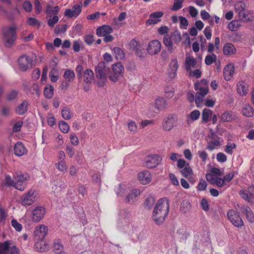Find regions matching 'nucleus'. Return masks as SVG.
Listing matches in <instances>:
<instances>
[{
	"label": "nucleus",
	"instance_id": "28",
	"mask_svg": "<svg viewBox=\"0 0 254 254\" xmlns=\"http://www.w3.org/2000/svg\"><path fill=\"white\" fill-rule=\"evenodd\" d=\"M167 105L166 100L162 97H158L155 101V108L158 111H163L166 109Z\"/></svg>",
	"mask_w": 254,
	"mask_h": 254
},
{
	"label": "nucleus",
	"instance_id": "31",
	"mask_svg": "<svg viewBox=\"0 0 254 254\" xmlns=\"http://www.w3.org/2000/svg\"><path fill=\"white\" fill-rule=\"evenodd\" d=\"M14 153L17 156H21L26 153L27 150L20 142H17L14 146Z\"/></svg>",
	"mask_w": 254,
	"mask_h": 254
},
{
	"label": "nucleus",
	"instance_id": "23",
	"mask_svg": "<svg viewBox=\"0 0 254 254\" xmlns=\"http://www.w3.org/2000/svg\"><path fill=\"white\" fill-rule=\"evenodd\" d=\"M46 239H37L34 244V249L38 252H44L49 249V243Z\"/></svg>",
	"mask_w": 254,
	"mask_h": 254
},
{
	"label": "nucleus",
	"instance_id": "55",
	"mask_svg": "<svg viewBox=\"0 0 254 254\" xmlns=\"http://www.w3.org/2000/svg\"><path fill=\"white\" fill-rule=\"evenodd\" d=\"M22 7L26 12H30L32 9V4L29 0H26L22 3Z\"/></svg>",
	"mask_w": 254,
	"mask_h": 254
},
{
	"label": "nucleus",
	"instance_id": "3",
	"mask_svg": "<svg viewBox=\"0 0 254 254\" xmlns=\"http://www.w3.org/2000/svg\"><path fill=\"white\" fill-rule=\"evenodd\" d=\"M162 157L158 154H149L144 158L143 166L152 169L156 168L162 161Z\"/></svg>",
	"mask_w": 254,
	"mask_h": 254
},
{
	"label": "nucleus",
	"instance_id": "56",
	"mask_svg": "<svg viewBox=\"0 0 254 254\" xmlns=\"http://www.w3.org/2000/svg\"><path fill=\"white\" fill-rule=\"evenodd\" d=\"M49 19L48 21V25L50 27H54L55 25L58 22L59 18L57 15L51 17H49Z\"/></svg>",
	"mask_w": 254,
	"mask_h": 254
},
{
	"label": "nucleus",
	"instance_id": "11",
	"mask_svg": "<svg viewBox=\"0 0 254 254\" xmlns=\"http://www.w3.org/2000/svg\"><path fill=\"white\" fill-rule=\"evenodd\" d=\"M18 63L20 69L22 71H26L28 68H32L33 65L32 59L25 55L19 58Z\"/></svg>",
	"mask_w": 254,
	"mask_h": 254
},
{
	"label": "nucleus",
	"instance_id": "7",
	"mask_svg": "<svg viewBox=\"0 0 254 254\" xmlns=\"http://www.w3.org/2000/svg\"><path fill=\"white\" fill-rule=\"evenodd\" d=\"M234 7L241 19L247 21L250 20V18L248 16V11L246 9V4L244 2L238 1L235 3Z\"/></svg>",
	"mask_w": 254,
	"mask_h": 254
},
{
	"label": "nucleus",
	"instance_id": "25",
	"mask_svg": "<svg viewBox=\"0 0 254 254\" xmlns=\"http://www.w3.org/2000/svg\"><path fill=\"white\" fill-rule=\"evenodd\" d=\"M48 229L44 225H39L37 226L34 231L35 236L39 238H45L48 233Z\"/></svg>",
	"mask_w": 254,
	"mask_h": 254
},
{
	"label": "nucleus",
	"instance_id": "10",
	"mask_svg": "<svg viewBox=\"0 0 254 254\" xmlns=\"http://www.w3.org/2000/svg\"><path fill=\"white\" fill-rule=\"evenodd\" d=\"M17 248L9 241L0 244V254H18Z\"/></svg>",
	"mask_w": 254,
	"mask_h": 254
},
{
	"label": "nucleus",
	"instance_id": "4",
	"mask_svg": "<svg viewBox=\"0 0 254 254\" xmlns=\"http://www.w3.org/2000/svg\"><path fill=\"white\" fill-rule=\"evenodd\" d=\"M124 67L121 63H117L112 65V71L109 78L112 82H117L124 75Z\"/></svg>",
	"mask_w": 254,
	"mask_h": 254
},
{
	"label": "nucleus",
	"instance_id": "63",
	"mask_svg": "<svg viewBox=\"0 0 254 254\" xmlns=\"http://www.w3.org/2000/svg\"><path fill=\"white\" fill-rule=\"evenodd\" d=\"M66 30V25H63L62 26L58 25L55 29V33L57 34L61 33H64Z\"/></svg>",
	"mask_w": 254,
	"mask_h": 254
},
{
	"label": "nucleus",
	"instance_id": "45",
	"mask_svg": "<svg viewBox=\"0 0 254 254\" xmlns=\"http://www.w3.org/2000/svg\"><path fill=\"white\" fill-rule=\"evenodd\" d=\"M59 127L61 131L64 133H67L69 130V125L64 121H60L59 123Z\"/></svg>",
	"mask_w": 254,
	"mask_h": 254
},
{
	"label": "nucleus",
	"instance_id": "49",
	"mask_svg": "<svg viewBox=\"0 0 254 254\" xmlns=\"http://www.w3.org/2000/svg\"><path fill=\"white\" fill-rule=\"evenodd\" d=\"M27 23L29 26H37L39 28L41 25V22L34 17H28Z\"/></svg>",
	"mask_w": 254,
	"mask_h": 254
},
{
	"label": "nucleus",
	"instance_id": "29",
	"mask_svg": "<svg viewBox=\"0 0 254 254\" xmlns=\"http://www.w3.org/2000/svg\"><path fill=\"white\" fill-rule=\"evenodd\" d=\"M242 213L245 214L248 220L251 223L254 222V215L251 209L248 206L244 205L241 207Z\"/></svg>",
	"mask_w": 254,
	"mask_h": 254
},
{
	"label": "nucleus",
	"instance_id": "16",
	"mask_svg": "<svg viewBox=\"0 0 254 254\" xmlns=\"http://www.w3.org/2000/svg\"><path fill=\"white\" fill-rule=\"evenodd\" d=\"M161 48L160 42L157 40H154L149 43L147 51L150 55H156L160 52Z\"/></svg>",
	"mask_w": 254,
	"mask_h": 254
},
{
	"label": "nucleus",
	"instance_id": "57",
	"mask_svg": "<svg viewBox=\"0 0 254 254\" xmlns=\"http://www.w3.org/2000/svg\"><path fill=\"white\" fill-rule=\"evenodd\" d=\"M171 38L176 43H179L181 39L180 32L178 30L174 31L171 34Z\"/></svg>",
	"mask_w": 254,
	"mask_h": 254
},
{
	"label": "nucleus",
	"instance_id": "59",
	"mask_svg": "<svg viewBox=\"0 0 254 254\" xmlns=\"http://www.w3.org/2000/svg\"><path fill=\"white\" fill-rule=\"evenodd\" d=\"M205 96L196 93L195 96V102L197 106H199L202 103Z\"/></svg>",
	"mask_w": 254,
	"mask_h": 254
},
{
	"label": "nucleus",
	"instance_id": "62",
	"mask_svg": "<svg viewBox=\"0 0 254 254\" xmlns=\"http://www.w3.org/2000/svg\"><path fill=\"white\" fill-rule=\"evenodd\" d=\"M11 225L12 227L17 231H20L22 229V225L18 223L17 220L15 219H12L11 222Z\"/></svg>",
	"mask_w": 254,
	"mask_h": 254
},
{
	"label": "nucleus",
	"instance_id": "41",
	"mask_svg": "<svg viewBox=\"0 0 254 254\" xmlns=\"http://www.w3.org/2000/svg\"><path fill=\"white\" fill-rule=\"evenodd\" d=\"M242 113L243 115L246 117H253L254 113V110L252 106L247 105L243 108Z\"/></svg>",
	"mask_w": 254,
	"mask_h": 254
},
{
	"label": "nucleus",
	"instance_id": "46",
	"mask_svg": "<svg viewBox=\"0 0 254 254\" xmlns=\"http://www.w3.org/2000/svg\"><path fill=\"white\" fill-rule=\"evenodd\" d=\"M55 166L61 172H65L67 170V165L65 161H58L55 164Z\"/></svg>",
	"mask_w": 254,
	"mask_h": 254
},
{
	"label": "nucleus",
	"instance_id": "33",
	"mask_svg": "<svg viewBox=\"0 0 254 254\" xmlns=\"http://www.w3.org/2000/svg\"><path fill=\"white\" fill-rule=\"evenodd\" d=\"M53 251L56 254H65L64 251V247L59 240H56L53 245Z\"/></svg>",
	"mask_w": 254,
	"mask_h": 254
},
{
	"label": "nucleus",
	"instance_id": "47",
	"mask_svg": "<svg viewBox=\"0 0 254 254\" xmlns=\"http://www.w3.org/2000/svg\"><path fill=\"white\" fill-rule=\"evenodd\" d=\"M217 56L215 54L207 55L204 60L205 64L207 65L212 64L216 61Z\"/></svg>",
	"mask_w": 254,
	"mask_h": 254
},
{
	"label": "nucleus",
	"instance_id": "43",
	"mask_svg": "<svg viewBox=\"0 0 254 254\" xmlns=\"http://www.w3.org/2000/svg\"><path fill=\"white\" fill-rule=\"evenodd\" d=\"M212 115V112L211 110L206 108L204 109L202 113V122L206 123Z\"/></svg>",
	"mask_w": 254,
	"mask_h": 254
},
{
	"label": "nucleus",
	"instance_id": "26",
	"mask_svg": "<svg viewBox=\"0 0 254 254\" xmlns=\"http://www.w3.org/2000/svg\"><path fill=\"white\" fill-rule=\"evenodd\" d=\"M234 69V66L232 64H229L225 66L223 69V76L225 80L229 81L231 79Z\"/></svg>",
	"mask_w": 254,
	"mask_h": 254
},
{
	"label": "nucleus",
	"instance_id": "32",
	"mask_svg": "<svg viewBox=\"0 0 254 254\" xmlns=\"http://www.w3.org/2000/svg\"><path fill=\"white\" fill-rule=\"evenodd\" d=\"M140 194V190L138 189H134L127 195L126 198L127 202L132 203H133L136 197Z\"/></svg>",
	"mask_w": 254,
	"mask_h": 254
},
{
	"label": "nucleus",
	"instance_id": "64",
	"mask_svg": "<svg viewBox=\"0 0 254 254\" xmlns=\"http://www.w3.org/2000/svg\"><path fill=\"white\" fill-rule=\"evenodd\" d=\"M216 159L218 162L223 163L226 161L227 157L223 153L219 152L216 155Z\"/></svg>",
	"mask_w": 254,
	"mask_h": 254
},
{
	"label": "nucleus",
	"instance_id": "24",
	"mask_svg": "<svg viewBox=\"0 0 254 254\" xmlns=\"http://www.w3.org/2000/svg\"><path fill=\"white\" fill-rule=\"evenodd\" d=\"M113 31V28L107 25H103L98 27L96 29V34L99 37H104L107 35L112 33Z\"/></svg>",
	"mask_w": 254,
	"mask_h": 254
},
{
	"label": "nucleus",
	"instance_id": "30",
	"mask_svg": "<svg viewBox=\"0 0 254 254\" xmlns=\"http://www.w3.org/2000/svg\"><path fill=\"white\" fill-rule=\"evenodd\" d=\"M236 49L234 46L230 43H226L223 47V53L225 56L232 55L235 54Z\"/></svg>",
	"mask_w": 254,
	"mask_h": 254
},
{
	"label": "nucleus",
	"instance_id": "12",
	"mask_svg": "<svg viewBox=\"0 0 254 254\" xmlns=\"http://www.w3.org/2000/svg\"><path fill=\"white\" fill-rule=\"evenodd\" d=\"M209 140L207 141V144L206 149L209 151H213L217 147L220 146V138L214 133L212 132L208 135Z\"/></svg>",
	"mask_w": 254,
	"mask_h": 254
},
{
	"label": "nucleus",
	"instance_id": "19",
	"mask_svg": "<svg viewBox=\"0 0 254 254\" xmlns=\"http://www.w3.org/2000/svg\"><path fill=\"white\" fill-rule=\"evenodd\" d=\"M106 67V65L105 62H101L98 64L95 69L96 75L97 78L107 79Z\"/></svg>",
	"mask_w": 254,
	"mask_h": 254
},
{
	"label": "nucleus",
	"instance_id": "36",
	"mask_svg": "<svg viewBox=\"0 0 254 254\" xmlns=\"http://www.w3.org/2000/svg\"><path fill=\"white\" fill-rule=\"evenodd\" d=\"M27 101H24L17 107L15 111L19 115H23L27 111Z\"/></svg>",
	"mask_w": 254,
	"mask_h": 254
},
{
	"label": "nucleus",
	"instance_id": "39",
	"mask_svg": "<svg viewBox=\"0 0 254 254\" xmlns=\"http://www.w3.org/2000/svg\"><path fill=\"white\" fill-rule=\"evenodd\" d=\"M237 92L241 96L246 95L248 92V88L243 81L237 84Z\"/></svg>",
	"mask_w": 254,
	"mask_h": 254
},
{
	"label": "nucleus",
	"instance_id": "22",
	"mask_svg": "<svg viewBox=\"0 0 254 254\" xmlns=\"http://www.w3.org/2000/svg\"><path fill=\"white\" fill-rule=\"evenodd\" d=\"M138 179L142 185H146L151 181L150 173L147 170L143 171L138 174Z\"/></svg>",
	"mask_w": 254,
	"mask_h": 254
},
{
	"label": "nucleus",
	"instance_id": "51",
	"mask_svg": "<svg viewBox=\"0 0 254 254\" xmlns=\"http://www.w3.org/2000/svg\"><path fill=\"white\" fill-rule=\"evenodd\" d=\"M236 148V145L234 143L228 142L225 146L224 151L228 154L232 155L233 153V150Z\"/></svg>",
	"mask_w": 254,
	"mask_h": 254
},
{
	"label": "nucleus",
	"instance_id": "61",
	"mask_svg": "<svg viewBox=\"0 0 254 254\" xmlns=\"http://www.w3.org/2000/svg\"><path fill=\"white\" fill-rule=\"evenodd\" d=\"M84 42L88 45H91L94 41V36L91 35H86L83 37Z\"/></svg>",
	"mask_w": 254,
	"mask_h": 254
},
{
	"label": "nucleus",
	"instance_id": "38",
	"mask_svg": "<svg viewBox=\"0 0 254 254\" xmlns=\"http://www.w3.org/2000/svg\"><path fill=\"white\" fill-rule=\"evenodd\" d=\"M54 88L52 85H46L44 88V94L47 99H51L54 95Z\"/></svg>",
	"mask_w": 254,
	"mask_h": 254
},
{
	"label": "nucleus",
	"instance_id": "21",
	"mask_svg": "<svg viewBox=\"0 0 254 254\" xmlns=\"http://www.w3.org/2000/svg\"><path fill=\"white\" fill-rule=\"evenodd\" d=\"M168 76L173 79L177 76V71L179 67L178 61L176 59L172 60L169 65Z\"/></svg>",
	"mask_w": 254,
	"mask_h": 254
},
{
	"label": "nucleus",
	"instance_id": "2",
	"mask_svg": "<svg viewBox=\"0 0 254 254\" xmlns=\"http://www.w3.org/2000/svg\"><path fill=\"white\" fill-rule=\"evenodd\" d=\"M15 26H11L3 28L2 33L5 45L7 47H10L14 42L16 39Z\"/></svg>",
	"mask_w": 254,
	"mask_h": 254
},
{
	"label": "nucleus",
	"instance_id": "17",
	"mask_svg": "<svg viewBox=\"0 0 254 254\" xmlns=\"http://www.w3.org/2000/svg\"><path fill=\"white\" fill-rule=\"evenodd\" d=\"M46 210L45 207L42 206H37L32 211V218L35 222H39L44 217L45 214Z\"/></svg>",
	"mask_w": 254,
	"mask_h": 254
},
{
	"label": "nucleus",
	"instance_id": "60",
	"mask_svg": "<svg viewBox=\"0 0 254 254\" xmlns=\"http://www.w3.org/2000/svg\"><path fill=\"white\" fill-rule=\"evenodd\" d=\"M180 27L182 29H186L187 26L188 25V21L185 17L180 16Z\"/></svg>",
	"mask_w": 254,
	"mask_h": 254
},
{
	"label": "nucleus",
	"instance_id": "42",
	"mask_svg": "<svg viewBox=\"0 0 254 254\" xmlns=\"http://www.w3.org/2000/svg\"><path fill=\"white\" fill-rule=\"evenodd\" d=\"M171 37L168 35H165L163 38V43L168 47V50L172 52L173 50V44Z\"/></svg>",
	"mask_w": 254,
	"mask_h": 254
},
{
	"label": "nucleus",
	"instance_id": "35",
	"mask_svg": "<svg viewBox=\"0 0 254 254\" xmlns=\"http://www.w3.org/2000/svg\"><path fill=\"white\" fill-rule=\"evenodd\" d=\"M84 81L86 83H91L94 79V73L91 69H86L84 72Z\"/></svg>",
	"mask_w": 254,
	"mask_h": 254
},
{
	"label": "nucleus",
	"instance_id": "18",
	"mask_svg": "<svg viewBox=\"0 0 254 254\" xmlns=\"http://www.w3.org/2000/svg\"><path fill=\"white\" fill-rule=\"evenodd\" d=\"M162 11H156L149 15V18L146 21L147 26L155 24L161 21V18L163 16Z\"/></svg>",
	"mask_w": 254,
	"mask_h": 254
},
{
	"label": "nucleus",
	"instance_id": "6",
	"mask_svg": "<svg viewBox=\"0 0 254 254\" xmlns=\"http://www.w3.org/2000/svg\"><path fill=\"white\" fill-rule=\"evenodd\" d=\"M28 177V175L27 174L22 175L21 173H16L14 175V188L19 190H23L26 188V181Z\"/></svg>",
	"mask_w": 254,
	"mask_h": 254
},
{
	"label": "nucleus",
	"instance_id": "58",
	"mask_svg": "<svg viewBox=\"0 0 254 254\" xmlns=\"http://www.w3.org/2000/svg\"><path fill=\"white\" fill-rule=\"evenodd\" d=\"M70 142L72 145L77 146L78 145L79 141L77 136L74 134L72 133L69 135Z\"/></svg>",
	"mask_w": 254,
	"mask_h": 254
},
{
	"label": "nucleus",
	"instance_id": "40",
	"mask_svg": "<svg viewBox=\"0 0 254 254\" xmlns=\"http://www.w3.org/2000/svg\"><path fill=\"white\" fill-rule=\"evenodd\" d=\"M61 115L64 120H68L71 119L72 112L68 107H64L61 110Z\"/></svg>",
	"mask_w": 254,
	"mask_h": 254
},
{
	"label": "nucleus",
	"instance_id": "48",
	"mask_svg": "<svg viewBox=\"0 0 254 254\" xmlns=\"http://www.w3.org/2000/svg\"><path fill=\"white\" fill-rule=\"evenodd\" d=\"M221 120L224 122H231L233 120L231 112L226 111L221 116Z\"/></svg>",
	"mask_w": 254,
	"mask_h": 254
},
{
	"label": "nucleus",
	"instance_id": "1",
	"mask_svg": "<svg viewBox=\"0 0 254 254\" xmlns=\"http://www.w3.org/2000/svg\"><path fill=\"white\" fill-rule=\"evenodd\" d=\"M170 209L168 200L166 197L159 199L152 212V218L157 225L162 224L167 217Z\"/></svg>",
	"mask_w": 254,
	"mask_h": 254
},
{
	"label": "nucleus",
	"instance_id": "52",
	"mask_svg": "<svg viewBox=\"0 0 254 254\" xmlns=\"http://www.w3.org/2000/svg\"><path fill=\"white\" fill-rule=\"evenodd\" d=\"M184 0H174V4L171 8L173 11H177L183 6V3Z\"/></svg>",
	"mask_w": 254,
	"mask_h": 254
},
{
	"label": "nucleus",
	"instance_id": "37",
	"mask_svg": "<svg viewBox=\"0 0 254 254\" xmlns=\"http://www.w3.org/2000/svg\"><path fill=\"white\" fill-rule=\"evenodd\" d=\"M242 22L239 20H235L230 22L228 24V28L232 31H236L241 26Z\"/></svg>",
	"mask_w": 254,
	"mask_h": 254
},
{
	"label": "nucleus",
	"instance_id": "9",
	"mask_svg": "<svg viewBox=\"0 0 254 254\" xmlns=\"http://www.w3.org/2000/svg\"><path fill=\"white\" fill-rule=\"evenodd\" d=\"M82 3L74 4L71 8L66 9L64 12L65 17L72 18H77L81 13L82 11Z\"/></svg>",
	"mask_w": 254,
	"mask_h": 254
},
{
	"label": "nucleus",
	"instance_id": "13",
	"mask_svg": "<svg viewBox=\"0 0 254 254\" xmlns=\"http://www.w3.org/2000/svg\"><path fill=\"white\" fill-rule=\"evenodd\" d=\"M177 117L174 115H169L162 123V128L165 131L171 130L177 124Z\"/></svg>",
	"mask_w": 254,
	"mask_h": 254
},
{
	"label": "nucleus",
	"instance_id": "50",
	"mask_svg": "<svg viewBox=\"0 0 254 254\" xmlns=\"http://www.w3.org/2000/svg\"><path fill=\"white\" fill-rule=\"evenodd\" d=\"M181 173L184 177L187 178L192 174V170L190 166L188 164L186 167L183 168Z\"/></svg>",
	"mask_w": 254,
	"mask_h": 254
},
{
	"label": "nucleus",
	"instance_id": "53",
	"mask_svg": "<svg viewBox=\"0 0 254 254\" xmlns=\"http://www.w3.org/2000/svg\"><path fill=\"white\" fill-rule=\"evenodd\" d=\"M207 186V184L206 182L203 179H200L196 187L197 190L199 191H203L206 190Z\"/></svg>",
	"mask_w": 254,
	"mask_h": 254
},
{
	"label": "nucleus",
	"instance_id": "14",
	"mask_svg": "<svg viewBox=\"0 0 254 254\" xmlns=\"http://www.w3.org/2000/svg\"><path fill=\"white\" fill-rule=\"evenodd\" d=\"M35 191L32 190H29L25 194L23 195L21 199L23 205L28 206L32 204L36 200Z\"/></svg>",
	"mask_w": 254,
	"mask_h": 254
},
{
	"label": "nucleus",
	"instance_id": "8",
	"mask_svg": "<svg viewBox=\"0 0 254 254\" xmlns=\"http://www.w3.org/2000/svg\"><path fill=\"white\" fill-rule=\"evenodd\" d=\"M227 217L235 227H239L244 225V222L239 214L234 210H229L227 212Z\"/></svg>",
	"mask_w": 254,
	"mask_h": 254
},
{
	"label": "nucleus",
	"instance_id": "34",
	"mask_svg": "<svg viewBox=\"0 0 254 254\" xmlns=\"http://www.w3.org/2000/svg\"><path fill=\"white\" fill-rule=\"evenodd\" d=\"M200 112L197 110H194L190 112V114L188 115L187 117V123L189 124L191 121L193 122L197 120L200 116Z\"/></svg>",
	"mask_w": 254,
	"mask_h": 254
},
{
	"label": "nucleus",
	"instance_id": "27",
	"mask_svg": "<svg viewBox=\"0 0 254 254\" xmlns=\"http://www.w3.org/2000/svg\"><path fill=\"white\" fill-rule=\"evenodd\" d=\"M196 64V61L193 57H186L185 61L184 66L186 70L189 72Z\"/></svg>",
	"mask_w": 254,
	"mask_h": 254
},
{
	"label": "nucleus",
	"instance_id": "15",
	"mask_svg": "<svg viewBox=\"0 0 254 254\" xmlns=\"http://www.w3.org/2000/svg\"><path fill=\"white\" fill-rule=\"evenodd\" d=\"M194 89L197 91L196 93L205 96L208 92L207 81L202 79L200 82L195 83Z\"/></svg>",
	"mask_w": 254,
	"mask_h": 254
},
{
	"label": "nucleus",
	"instance_id": "44",
	"mask_svg": "<svg viewBox=\"0 0 254 254\" xmlns=\"http://www.w3.org/2000/svg\"><path fill=\"white\" fill-rule=\"evenodd\" d=\"M113 51L115 55V57L117 59H123L125 58V53L123 50L119 47H115Z\"/></svg>",
	"mask_w": 254,
	"mask_h": 254
},
{
	"label": "nucleus",
	"instance_id": "5",
	"mask_svg": "<svg viewBox=\"0 0 254 254\" xmlns=\"http://www.w3.org/2000/svg\"><path fill=\"white\" fill-rule=\"evenodd\" d=\"M64 80L61 81V88L62 90H66L69 87L70 83L72 82L75 77L74 71L71 69H65L63 74Z\"/></svg>",
	"mask_w": 254,
	"mask_h": 254
},
{
	"label": "nucleus",
	"instance_id": "20",
	"mask_svg": "<svg viewBox=\"0 0 254 254\" xmlns=\"http://www.w3.org/2000/svg\"><path fill=\"white\" fill-rule=\"evenodd\" d=\"M206 179L210 184L218 187H222L225 185L223 179L213 175L206 174Z\"/></svg>",
	"mask_w": 254,
	"mask_h": 254
},
{
	"label": "nucleus",
	"instance_id": "54",
	"mask_svg": "<svg viewBox=\"0 0 254 254\" xmlns=\"http://www.w3.org/2000/svg\"><path fill=\"white\" fill-rule=\"evenodd\" d=\"M165 96L168 98H171L174 95V90L172 87L166 86L164 89Z\"/></svg>",
	"mask_w": 254,
	"mask_h": 254
}]
</instances>
